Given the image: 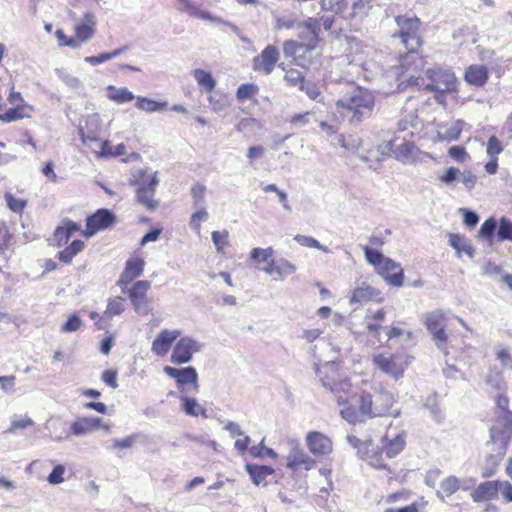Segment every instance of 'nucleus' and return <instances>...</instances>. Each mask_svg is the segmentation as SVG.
<instances>
[{"label":"nucleus","instance_id":"7ed1b4c3","mask_svg":"<svg viewBox=\"0 0 512 512\" xmlns=\"http://www.w3.org/2000/svg\"><path fill=\"white\" fill-rule=\"evenodd\" d=\"M354 399L368 419L386 416L396 418L400 415L399 409H392L395 403L394 395L384 389L374 391L372 394L363 392Z\"/></svg>","mask_w":512,"mask_h":512},{"label":"nucleus","instance_id":"0eeeda50","mask_svg":"<svg viewBox=\"0 0 512 512\" xmlns=\"http://www.w3.org/2000/svg\"><path fill=\"white\" fill-rule=\"evenodd\" d=\"M117 222L116 215L106 208H100L86 218L85 229L81 235L90 238L96 233L114 227Z\"/></svg>","mask_w":512,"mask_h":512},{"label":"nucleus","instance_id":"39448f33","mask_svg":"<svg viewBox=\"0 0 512 512\" xmlns=\"http://www.w3.org/2000/svg\"><path fill=\"white\" fill-rule=\"evenodd\" d=\"M395 22L398 31L393 34V37H398L401 40L408 53L416 52L422 44L419 35L420 20L417 17L399 15L395 17Z\"/></svg>","mask_w":512,"mask_h":512},{"label":"nucleus","instance_id":"f257e3e1","mask_svg":"<svg viewBox=\"0 0 512 512\" xmlns=\"http://www.w3.org/2000/svg\"><path fill=\"white\" fill-rule=\"evenodd\" d=\"M496 405L501 412L496 423L490 429L489 444L493 453L487 457V463L491 468H485L482 472V476L485 478L491 477L495 473V468L507 452L508 443L512 436V412L508 409V397L503 394L497 395Z\"/></svg>","mask_w":512,"mask_h":512},{"label":"nucleus","instance_id":"37998d69","mask_svg":"<svg viewBox=\"0 0 512 512\" xmlns=\"http://www.w3.org/2000/svg\"><path fill=\"white\" fill-rule=\"evenodd\" d=\"M347 3L344 0H320L321 10L334 12L335 15H342Z\"/></svg>","mask_w":512,"mask_h":512},{"label":"nucleus","instance_id":"338daca9","mask_svg":"<svg viewBox=\"0 0 512 512\" xmlns=\"http://www.w3.org/2000/svg\"><path fill=\"white\" fill-rule=\"evenodd\" d=\"M461 172L456 167H449L446 172L439 177L440 181L447 186H453L455 181L459 179Z\"/></svg>","mask_w":512,"mask_h":512},{"label":"nucleus","instance_id":"393cba45","mask_svg":"<svg viewBox=\"0 0 512 512\" xmlns=\"http://www.w3.org/2000/svg\"><path fill=\"white\" fill-rule=\"evenodd\" d=\"M100 419L93 417H82L75 420L71 426V433L75 436L85 435L100 427Z\"/></svg>","mask_w":512,"mask_h":512},{"label":"nucleus","instance_id":"2eb2a0df","mask_svg":"<svg viewBox=\"0 0 512 512\" xmlns=\"http://www.w3.org/2000/svg\"><path fill=\"white\" fill-rule=\"evenodd\" d=\"M377 271L388 284L396 287H401L403 285V269L400 264L396 263L394 260L386 258Z\"/></svg>","mask_w":512,"mask_h":512},{"label":"nucleus","instance_id":"6e6d98bb","mask_svg":"<svg viewBox=\"0 0 512 512\" xmlns=\"http://www.w3.org/2000/svg\"><path fill=\"white\" fill-rule=\"evenodd\" d=\"M404 63H401L400 66H396L391 70V73L395 76H397V80L400 81L398 84V89H400L401 85L404 84L406 81H412L416 78L415 74L411 73L409 69H404Z\"/></svg>","mask_w":512,"mask_h":512},{"label":"nucleus","instance_id":"09e8293b","mask_svg":"<svg viewBox=\"0 0 512 512\" xmlns=\"http://www.w3.org/2000/svg\"><path fill=\"white\" fill-rule=\"evenodd\" d=\"M124 51H125V48H119L112 52L102 53L97 56H88L85 58V61L91 65H99L101 63H104L108 60H111V59L117 57L118 55L122 54Z\"/></svg>","mask_w":512,"mask_h":512},{"label":"nucleus","instance_id":"473e14b6","mask_svg":"<svg viewBox=\"0 0 512 512\" xmlns=\"http://www.w3.org/2000/svg\"><path fill=\"white\" fill-rule=\"evenodd\" d=\"M107 98L117 104L128 103L134 100L135 96L127 88H118L114 85H109L106 88Z\"/></svg>","mask_w":512,"mask_h":512},{"label":"nucleus","instance_id":"8fccbe9b","mask_svg":"<svg viewBox=\"0 0 512 512\" xmlns=\"http://www.w3.org/2000/svg\"><path fill=\"white\" fill-rule=\"evenodd\" d=\"M497 236L501 241L508 240L512 242V221L502 217L499 221Z\"/></svg>","mask_w":512,"mask_h":512},{"label":"nucleus","instance_id":"4be33fe9","mask_svg":"<svg viewBox=\"0 0 512 512\" xmlns=\"http://www.w3.org/2000/svg\"><path fill=\"white\" fill-rule=\"evenodd\" d=\"M86 244L83 240L75 239L71 243L66 244L64 248L57 252L56 258L64 265H71L74 258L84 251Z\"/></svg>","mask_w":512,"mask_h":512},{"label":"nucleus","instance_id":"20e7f679","mask_svg":"<svg viewBox=\"0 0 512 512\" xmlns=\"http://www.w3.org/2000/svg\"><path fill=\"white\" fill-rule=\"evenodd\" d=\"M97 20L93 13H85L81 20L74 25V36H68L63 29H57L55 36L59 47L78 48L82 43L92 39L96 34Z\"/></svg>","mask_w":512,"mask_h":512},{"label":"nucleus","instance_id":"e433bc0d","mask_svg":"<svg viewBox=\"0 0 512 512\" xmlns=\"http://www.w3.org/2000/svg\"><path fill=\"white\" fill-rule=\"evenodd\" d=\"M464 126V122L462 120H457L453 122L450 126H442L441 130L438 131V136L442 140L453 141L457 140L462 132Z\"/></svg>","mask_w":512,"mask_h":512},{"label":"nucleus","instance_id":"1a4fd4ad","mask_svg":"<svg viewBox=\"0 0 512 512\" xmlns=\"http://www.w3.org/2000/svg\"><path fill=\"white\" fill-rule=\"evenodd\" d=\"M297 36L305 45L306 51L315 50L320 41L319 20L317 18L308 17L306 20L297 23Z\"/></svg>","mask_w":512,"mask_h":512},{"label":"nucleus","instance_id":"6e6552de","mask_svg":"<svg viewBox=\"0 0 512 512\" xmlns=\"http://www.w3.org/2000/svg\"><path fill=\"white\" fill-rule=\"evenodd\" d=\"M204 345L196 339L185 336L180 338L173 347L170 361L175 365L189 363L193 354L202 351Z\"/></svg>","mask_w":512,"mask_h":512},{"label":"nucleus","instance_id":"864d4df0","mask_svg":"<svg viewBox=\"0 0 512 512\" xmlns=\"http://www.w3.org/2000/svg\"><path fill=\"white\" fill-rule=\"evenodd\" d=\"M365 258L368 263L376 266V269L380 267L383 261L387 258L378 250L372 249L368 246L364 247Z\"/></svg>","mask_w":512,"mask_h":512},{"label":"nucleus","instance_id":"a211bd4d","mask_svg":"<svg viewBox=\"0 0 512 512\" xmlns=\"http://www.w3.org/2000/svg\"><path fill=\"white\" fill-rule=\"evenodd\" d=\"M382 450L385 451V457L392 459L403 451L406 445V434L404 432L389 435L388 433L381 439Z\"/></svg>","mask_w":512,"mask_h":512},{"label":"nucleus","instance_id":"9d476101","mask_svg":"<svg viewBox=\"0 0 512 512\" xmlns=\"http://www.w3.org/2000/svg\"><path fill=\"white\" fill-rule=\"evenodd\" d=\"M430 83L425 86L428 91L439 93L451 92L455 89L456 77L451 70H430Z\"/></svg>","mask_w":512,"mask_h":512},{"label":"nucleus","instance_id":"3c124183","mask_svg":"<svg viewBox=\"0 0 512 512\" xmlns=\"http://www.w3.org/2000/svg\"><path fill=\"white\" fill-rule=\"evenodd\" d=\"M181 335V330H162V355L167 353L171 344Z\"/></svg>","mask_w":512,"mask_h":512},{"label":"nucleus","instance_id":"69168bd1","mask_svg":"<svg viewBox=\"0 0 512 512\" xmlns=\"http://www.w3.org/2000/svg\"><path fill=\"white\" fill-rule=\"evenodd\" d=\"M228 234L227 230L212 232V241L218 252H221L228 245Z\"/></svg>","mask_w":512,"mask_h":512},{"label":"nucleus","instance_id":"f704fd0d","mask_svg":"<svg viewBox=\"0 0 512 512\" xmlns=\"http://www.w3.org/2000/svg\"><path fill=\"white\" fill-rule=\"evenodd\" d=\"M301 51L307 52L305 50V45L302 42L296 40H286L283 43V53L285 57L291 58L292 62L299 66H303L299 58V53Z\"/></svg>","mask_w":512,"mask_h":512},{"label":"nucleus","instance_id":"4d7b16f0","mask_svg":"<svg viewBox=\"0 0 512 512\" xmlns=\"http://www.w3.org/2000/svg\"><path fill=\"white\" fill-rule=\"evenodd\" d=\"M34 426V421L28 417H22V418H15L12 420L9 428L7 429V433H15L18 430H23L28 427Z\"/></svg>","mask_w":512,"mask_h":512},{"label":"nucleus","instance_id":"a19ab883","mask_svg":"<svg viewBox=\"0 0 512 512\" xmlns=\"http://www.w3.org/2000/svg\"><path fill=\"white\" fill-rule=\"evenodd\" d=\"M375 295V289L369 285L357 287L350 298V303H364L371 300Z\"/></svg>","mask_w":512,"mask_h":512},{"label":"nucleus","instance_id":"9b49d317","mask_svg":"<svg viewBox=\"0 0 512 512\" xmlns=\"http://www.w3.org/2000/svg\"><path fill=\"white\" fill-rule=\"evenodd\" d=\"M279 59V49L274 45H267L258 56L253 58V70L269 75L273 72Z\"/></svg>","mask_w":512,"mask_h":512},{"label":"nucleus","instance_id":"ddd939ff","mask_svg":"<svg viewBox=\"0 0 512 512\" xmlns=\"http://www.w3.org/2000/svg\"><path fill=\"white\" fill-rule=\"evenodd\" d=\"M145 262L140 257H132L125 263V267L117 281V285L124 292L127 286L136 278L141 276L144 270Z\"/></svg>","mask_w":512,"mask_h":512},{"label":"nucleus","instance_id":"5fc2aeb1","mask_svg":"<svg viewBox=\"0 0 512 512\" xmlns=\"http://www.w3.org/2000/svg\"><path fill=\"white\" fill-rule=\"evenodd\" d=\"M135 106L145 112H155L160 109V102L146 97H137Z\"/></svg>","mask_w":512,"mask_h":512},{"label":"nucleus","instance_id":"c85d7f7f","mask_svg":"<svg viewBox=\"0 0 512 512\" xmlns=\"http://www.w3.org/2000/svg\"><path fill=\"white\" fill-rule=\"evenodd\" d=\"M100 126L97 120H87L85 127L80 129L81 141L87 146L91 147L93 143L98 144L101 140L99 138Z\"/></svg>","mask_w":512,"mask_h":512},{"label":"nucleus","instance_id":"052dcab7","mask_svg":"<svg viewBox=\"0 0 512 512\" xmlns=\"http://www.w3.org/2000/svg\"><path fill=\"white\" fill-rule=\"evenodd\" d=\"M496 359L500 362L503 370H512V355L507 348L497 349Z\"/></svg>","mask_w":512,"mask_h":512},{"label":"nucleus","instance_id":"6ab92c4d","mask_svg":"<svg viewBox=\"0 0 512 512\" xmlns=\"http://www.w3.org/2000/svg\"><path fill=\"white\" fill-rule=\"evenodd\" d=\"M312 460L297 443H291V451L287 456V467L296 470L299 467H304L306 470L310 469L314 465Z\"/></svg>","mask_w":512,"mask_h":512},{"label":"nucleus","instance_id":"c9c22d12","mask_svg":"<svg viewBox=\"0 0 512 512\" xmlns=\"http://www.w3.org/2000/svg\"><path fill=\"white\" fill-rule=\"evenodd\" d=\"M193 75L201 91L210 93L214 90L216 81L210 72L203 69H195Z\"/></svg>","mask_w":512,"mask_h":512},{"label":"nucleus","instance_id":"680f3d73","mask_svg":"<svg viewBox=\"0 0 512 512\" xmlns=\"http://www.w3.org/2000/svg\"><path fill=\"white\" fill-rule=\"evenodd\" d=\"M207 219H208V213L205 210V208H203L201 206L200 210H198L197 212L192 214L191 220H190V228L192 230H194L197 234H200V230H201L200 222L206 221Z\"/></svg>","mask_w":512,"mask_h":512},{"label":"nucleus","instance_id":"5701e85b","mask_svg":"<svg viewBox=\"0 0 512 512\" xmlns=\"http://www.w3.org/2000/svg\"><path fill=\"white\" fill-rule=\"evenodd\" d=\"M180 399V409L187 416L197 417L199 415L207 418V410L202 407L196 398L189 397L187 393L178 395Z\"/></svg>","mask_w":512,"mask_h":512},{"label":"nucleus","instance_id":"ea45409f","mask_svg":"<svg viewBox=\"0 0 512 512\" xmlns=\"http://www.w3.org/2000/svg\"><path fill=\"white\" fill-rule=\"evenodd\" d=\"M372 8L371 0H354L352 3V11L349 13V19H363Z\"/></svg>","mask_w":512,"mask_h":512},{"label":"nucleus","instance_id":"dca6fc26","mask_svg":"<svg viewBox=\"0 0 512 512\" xmlns=\"http://www.w3.org/2000/svg\"><path fill=\"white\" fill-rule=\"evenodd\" d=\"M310 452L315 456H324L332 452V441L320 432H310L306 437Z\"/></svg>","mask_w":512,"mask_h":512},{"label":"nucleus","instance_id":"a878e982","mask_svg":"<svg viewBox=\"0 0 512 512\" xmlns=\"http://www.w3.org/2000/svg\"><path fill=\"white\" fill-rule=\"evenodd\" d=\"M178 2L180 5L179 9L186 12L191 17L201 20H208L211 22H222L220 18H217L211 13L198 8L192 0H178Z\"/></svg>","mask_w":512,"mask_h":512},{"label":"nucleus","instance_id":"f3484780","mask_svg":"<svg viewBox=\"0 0 512 512\" xmlns=\"http://www.w3.org/2000/svg\"><path fill=\"white\" fill-rule=\"evenodd\" d=\"M81 231V227L77 222L71 219H64L61 225L57 226L53 232L56 246H65L75 233H81Z\"/></svg>","mask_w":512,"mask_h":512},{"label":"nucleus","instance_id":"2f4dec72","mask_svg":"<svg viewBox=\"0 0 512 512\" xmlns=\"http://www.w3.org/2000/svg\"><path fill=\"white\" fill-rule=\"evenodd\" d=\"M320 128L328 137H333L332 143L339 144L341 147L348 150L359 148L360 143L355 144L346 142L345 137L342 134H337L336 127L329 125L327 122L322 121L320 123Z\"/></svg>","mask_w":512,"mask_h":512},{"label":"nucleus","instance_id":"0e129e2a","mask_svg":"<svg viewBox=\"0 0 512 512\" xmlns=\"http://www.w3.org/2000/svg\"><path fill=\"white\" fill-rule=\"evenodd\" d=\"M206 188L200 183H195L191 188V195L194 200L195 207H201L204 203Z\"/></svg>","mask_w":512,"mask_h":512},{"label":"nucleus","instance_id":"cd10ccee","mask_svg":"<svg viewBox=\"0 0 512 512\" xmlns=\"http://www.w3.org/2000/svg\"><path fill=\"white\" fill-rule=\"evenodd\" d=\"M449 245L455 249L458 258L462 256V253L468 255L470 258L474 257L475 249L471 245L470 240L463 235L449 234Z\"/></svg>","mask_w":512,"mask_h":512},{"label":"nucleus","instance_id":"f03ea898","mask_svg":"<svg viewBox=\"0 0 512 512\" xmlns=\"http://www.w3.org/2000/svg\"><path fill=\"white\" fill-rule=\"evenodd\" d=\"M336 109L351 124L357 125L371 117L375 98L371 91L349 82L341 85Z\"/></svg>","mask_w":512,"mask_h":512},{"label":"nucleus","instance_id":"e2e57ef3","mask_svg":"<svg viewBox=\"0 0 512 512\" xmlns=\"http://www.w3.org/2000/svg\"><path fill=\"white\" fill-rule=\"evenodd\" d=\"M12 235L6 229H0V258L8 259L7 252L11 247Z\"/></svg>","mask_w":512,"mask_h":512},{"label":"nucleus","instance_id":"c756f323","mask_svg":"<svg viewBox=\"0 0 512 512\" xmlns=\"http://www.w3.org/2000/svg\"><path fill=\"white\" fill-rule=\"evenodd\" d=\"M465 80L471 85L481 87L488 80V69L481 65H471L465 71Z\"/></svg>","mask_w":512,"mask_h":512},{"label":"nucleus","instance_id":"a18cd8bd","mask_svg":"<svg viewBox=\"0 0 512 512\" xmlns=\"http://www.w3.org/2000/svg\"><path fill=\"white\" fill-rule=\"evenodd\" d=\"M294 241H296L298 244H300L302 246L309 247V248H315L324 253H330V250L327 247L323 246L318 240H316L315 238H313L311 236L297 234L294 237Z\"/></svg>","mask_w":512,"mask_h":512},{"label":"nucleus","instance_id":"de8ad7c7","mask_svg":"<svg viewBox=\"0 0 512 512\" xmlns=\"http://www.w3.org/2000/svg\"><path fill=\"white\" fill-rule=\"evenodd\" d=\"M4 198L8 208L11 211L19 214L23 213L27 205V201L25 199L17 198L9 192L5 193Z\"/></svg>","mask_w":512,"mask_h":512},{"label":"nucleus","instance_id":"79ce46f5","mask_svg":"<svg viewBox=\"0 0 512 512\" xmlns=\"http://www.w3.org/2000/svg\"><path fill=\"white\" fill-rule=\"evenodd\" d=\"M425 324L429 332L437 330L444 326V313L436 310L426 314Z\"/></svg>","mask_w":512,"mask_h":512},{"label":"nucleus","instance_id":"603ef678","mask_svg":"<svg viewBox=\"0 0 512 512\" xmlns=\"http://www.w3.org/2000/svg\"><path fill=\"white\" fill-rule=\"evenodd\" d=\"M276 262H277L276 274L280 278H285V277H288V276L292 275L293 273H295L296 266L293 263H291L290 261H288L287 259L281 258V259L276 260Z\"/></svg>","mask_w":512,"mask_h":512},{"label":"nucleus","instance_id":"4468645a","mask_svg":"<svg viewBox=\"0 0 512 512\" xmlns=\"http://www.w3.org/2000/svg\"><path fill=\"white\" fill-rule=\"evenodd\" d=\"M393 153L394 157L404 164H413L417 161H422L424 157L432 158L429 153L420 151L414 143L409 141H404Z\"/></svg>","mask_w":512,"mask_h":512},{"label":"nucleus","instance_id":"aec40b11","mask_svg":"<svg viewBox=\"0 0 512 512\" xmlns=\"http://www.w3.org/2000/svg\"><path fill=\"white\" fill-rule=\"evenodd\" d=\"M497 483L498 480L480 483L470 494L473 502L482 503L497 499Z\"/></svg>","mask_w":512,"mask_h":512},{"label":"nucleus","instance_id":"774afa93","mask_svg":"<svg viewBox=\"0 0 512 512\" xmlns=\"http://www.w3.org/2000/svg\"><path fill=\"white\" fill-rule=\"evenodd\" d=\"M501 493L505 501L512 502V484L506 480H498L497 495Z\"/></svg>","mask_w":512,"mask_h":512},{"label":"nucleus","instance_id":"49530a36","mask_svg":"<svg viewBox=\"0 0 512 512\" xmlns=\"http://www.w3.org/2000/svg\"><path fill=\"white\" fill-rule=\"evenodd\" d=\"M124 311V299L122 297H114L109 299L105 315L108 318L120 315Z\"/></svg>","mask_w":512,"mask_h":512},{"label":"nucleus","instance_id":"bb28decb","mask_svg":"<svg viewBox=\"0 0 512 512\" xmlns=\"http://www.w3.org/2000/svg\"><path fill=\"white\" fill-rule=\"evenodd\" d=\"M32 106L27 103L18 104L0 114V121L5 123L14 122L31 116Z\"/></svg>","mask_w":512,"mask_h":512},{"label":"nucleus","instance_id":"72a5a7b5","mask_svg":"<svg viewBox=\"0 0 512 512\" xmlns=\"http://www.w3.org/2000/svg\"><path fill=\"white\" fill-rule=\"evenodd\" d=\"M459 490L458 477L450 475L440 482V489L436 491V496L445 501L446 497H450Z\"/></svg>","mask_w":512,"mask_h":512},{"label":"nucleus","instance_id":"13d9d810","mask_svg":"<svg viewBox=\"0 0 512 512\" xmlns=\"http://www.w3.org/2000/svg\"><path fill=\"white\" fill-rule=\"evenodd\" d=\"M258 92V86L255 84H242L238 87L236 96L239 101L250 99Z\"/></svg>","mask_w":512,"mask_h":512},{"label":"nucleus","instance_id":"58836bf2","mask_svg":"<svg viewBox=\"0 0 512 512\" xmlns=\"http://www.w3.org/2000/svg\"><path fill=\"white\" fill-rule=\"evenodd\" d=\"M246 470L256 485L261 484L266 479V477L271 475L274 471L270 466H258L251 464L246 466Z\"/></svg>","mask_w":512,"mask_h":512},{"label":"nucleus","instance_id":"7c9ffc66","mask_svg":"<svg viewBox=\"0 0 512 512\" xmlns=\"http://www.w3.org/2000/svg\"><path fill=\"white\" fill-rule=\"evenodd\" d=\"M150 289L149 281H137L129 289V298L135 308H138L146 300L147 292Z\"/></svg>","mask_w":512,"mask_h":512},{"label":"nucleus","instance_id":"b1692460","mask_svg":"<svg viewBox=\"0 0 512 512\" xmlns=\"http://www.w3.org/2000/svg\"><path fill=\"white\" fill-rule=\"evenodd\" d=\"M339 405H344L340 410V415L350 424L364 423L368 419L365 414L362 413L361 406L349 404L347 405L341 398L338 399Z\"/></svg>","mask_w":512,"mask_h":512},{"label":"nucleus","instance_id":"f8f14e48","mask_svg":"<svg viewBox=\"0 0 512 512\" xmlns=\"http://www.w3.org/2000/svg\"><path fill=\"white\" fill-rule=\"evenodd\" d=\"M375 365L384 373L398 380L403 376L406 363L399 355L379 354L373 359Z\"/></svg>","mask_w":512,"mask_h":512},{"label":"nucleus","instance_id":"423d86ee","mask_svg":"<svg viewBox=\"0 0 512 512\" xmlns=\"http://www.w3.org/2000/svg\"><path fill=\"white\" fill-rule=\"evenodd\" d=\"M163 371L176 383L177 392L170 391L169 395H181L189 392V388L192 387L195 393L199 392L198 373L197 370L192 367L176 368L171 366H165Z\"/></svg>","mask_w":512,"mask_h":512},{"label":"nucleus","instance_id":"412c9836","mask_svg":"<svg viewBox=\"0 0 512 512\" xmlns=\"http://www.w3.org/2000/svg\"><path fill=\"white\" fill-rule=\"evenodd\" d=\"M316 374L319 376L323 387L331 392L337 391L339 383L336 378L337 366L334 362H327L322 367H317Z\"/></svg>","mask_w":512,"mask_h":512},{"label":"nucleus","instance_id":"bf43d9fd","mask_svg":"<svg viewBox=\"0 0 512 512\" xmlns=\"http://www.w3.org/2000/svg\"><path fill=\"white\" fill-rule=\"evenodd\" d=\"M274 250L272 247H268L266 249L262 248H253L250 252V257L257 263H262L268 261L269 258L273 256Z\"/></svg>","mask_w":512,"mask_h":512},{"label":"nucleus","instance_id":"4c0bfd02","mask_svg":"<svg viewBox=\"0 0 512 512\" xmlns=\"http://www.w3.org/2000/svg\"><path fill=\"white\" fill-rule=\"evenodd\" d=\"M384 455L385 451L382 450V445L372 447V449L367 453L366 461L370 466L376 469H388Z\"/></svg>","mask_w":512,"mask_h":512},{"label":"nucleus","instance_id":"c03bdc74","mask_svg":"<svg viewBox=\"0 0 512 512\" xmlns=\"http://www.w3.org/2000/svg\"><path fill=\"white\" fill-rule=\"evenodd\" d=\"M496 228V219L494 217H490L481 225L477 237L485 240H491L494 236Z\"/></svg>","mask_w":512,"mask_h":512}]
</instances>
